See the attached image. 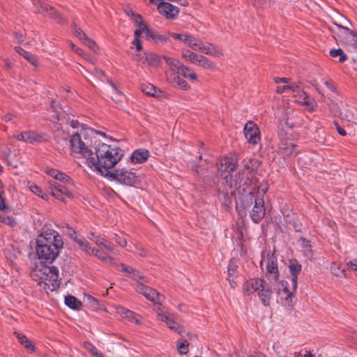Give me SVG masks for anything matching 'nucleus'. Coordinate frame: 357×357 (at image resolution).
<instances>
[{"mask_svg":"<svg viewBox=\"0 0 357 357\" xmlns=\"http://www.w3.org/2000/svg\"><path fill=\"white\" fill-rule=\"evenodd\" d=\"M167 37L166 36H164V35H161L158 33H157V34L154 36V40L155 42H160V43H165L167 41Z\"/></svg>","mask_w":357,"mask_h":357,"instance_id":"nucleus-60","label":"nucleus"},{"mask_svg":"<svg viewBox=\"0 0 357 357\" xmlns=\"http://www.w3.org/2000/svg\"><path fill=\"white\" fill-rule=\"evenodd\" d=\"M29 189L31 190V191L32 192L37 195L38 197H40L45 199L44 195L43 194V190H41V188H40L36 184H33V183L29 185Z\"/></svg>","mask_w":357,"mask_h":357,"instance_id":"nucleus-51","label":"nucleus"},{"mask_svg":"<svg viewBox=\"0 0 357 357\" xmlns=\"http://www.w3.org/2000/svg\"><path fill=\"white\" fill-rule=\"evenodd\" d=\"M340 116L342 118L347 119L348 121H351L353 119V114H351V112L347 110L345 111V112H341Z\"/></svg>","mask_w":357,"mask_h":357,"instance_id":"nucleus-61","label":"nucleus"},{"mask_svg":"<svg viewBox=\"0 0 357 357\" xmlns=\"http://www.w3.org/2000/svg\"><path fill=\"white\" fill-rule=\"evenodd\" d=\"M132 44L136 47L137 51L139 52L142 50V45L139 38H135Z\"/></svg>","mask_w":357,"mask_h":357,"instance_id":"nucleus-63","label":"nucleus"},{"mask_svg":"<svg viewBox=\"0 0 357 357\" xmlns=\"http://www.w3.org/2000/svg\"><path fill=\"white\" fill-rule=\"evenodd\" d=\"M33 4L36 8V12L47 15L51 18L58 20L59 23H63L65 22L59 13L54 10L52 7L43 2L41 0H33Z\"/></svg>","mask_w":357,"mask_h":357,"instance_id":"nucleus-9","label":"nucleus"},{"mask_svg":"<svg viewBox=\"0 0 357 357\" xmlns=\"http://www.w3.org/2000/svg\"><path fill=\"white\" fill-rule=\"evenodd\" d=\"M99 249L93 248L91 250V254L97 257L102 261L112 264L114 263V259L109 255L112 252H109L107 250L105 249L104 247H99Z\"/></svg>","mask_w":357,"mask_h":357,"instance_id":"nucleus-23","label":"nucleus"},{"mask_svg":"<svg viewBox=\"0 0 357 357\" xmlns=\"http://www.w3.org/2000/svg\"><path fill=\"white\" fill-rule=\"evenodd\" d=\"M74 241L79 245V248L89 254H91V250L89 242L83 237H75Z\"/></svg>","mask_w":357,"mask_h":357,"instance_id":"nucleus-35","label":"nucleus"},{"mask_svg":"<svg viewBox=\"0 0 357 357\" xmlns=\"http://www.w3.org/2000/svg\"><path fill=\"white\" fill-rule=\"evenodd\" d=\"M197 64L204 68L209 70H213L215 68V64L213 61L209 60L208 58L202 54H200V56H199V59Z\"/></svg>","mask_w":357,"mask_h":357,"instance_id":"nucleus-33","label":"nucleus"},{"mask_svg":"<svg viewBox=\"0 0 357 357\" xmlns=\"http://www.w3.org/2000/svg\"><path fill=\"white\" fill-rule=\"evenodd\" d=\"M324 84L331 91H334L335 90L334 82L331 79L326 80Z\"/></svg>","mask_w":357,"mask_h":357,"instance_id":"nucleus-64","label":"nucleus"},{"mask_svg":"<svg viewBox=\"0 0 357 357\" xmlns=\"http://www.w3.org/2000/svg\"><path fill=\"white\" fill-rule=\"evenodd\" d=\"M16 139L26 143H41L47 140V135L43 133H37L33 131H25L16 136Z\"/></svg>","mask_w":357,"mask_h":357,"instance_id":"nucleus-11","label":"nucleus"},{"mask_svg":"<svg viewBox=\"0 0 357 357\" xmlns=\"http://www.w3.org/2000/svg\"><path fill=\"white\" fill-rule=\"evenodd\" d=\"M289 272L292 276L291 283L293 284V288L297 287V280L298 276L301 272L302 266L296 260H291L289 264Z\"/></svg>","mask_w":357,"mask_h":357,"instance_id":"nucleus-22","label":"nucleus"},{"mask_svg":"<svg viewBox=\"0 0 357 357\" xmlns=\"http://www.w3.org/2000/svg\"><path fill=\"white\" fill-rule=\"evenodd\" d=\"M337 26L339 29H342V30L344 31L345 32L349 33L354 38H356L354 40L356 43V47L357 48V33L354 31L351 30L349 28L342 26L341 25H337Z\"/></svg>","mask_w":357,"mask_h":357,"instance_id":"nucleus-53","label":"nucleus"},{"mask_svg":"<svg viewBox=\"0 0 357 357\" xmlns=\"http://www.w3.org/2000/svg\"><path fill=\"white\" fill-rule=\"evenodd\" d=\"M331 271L333 274L336 276L342 277L345 276L344 269H340V266L336 263H333L331 266Z\"/></svg>","mask_w":357,"mask_h":357,"instance_id":"nucleus-46","label":"nucleus"},{"mask_svg":"<svg viewBox=\"0 0 357 357\" xmlns=\"http://www.w3.org/2000/svg\"><path fill=\"white\" fill-rule=\"evenodd\" d=\"M123 151L117 146L100 143L96 146V153L89 157L87 162L89 167L107 174L108 170L116 165L123 156Z\"/></svg>","mask_w":357,"mask_h":357,"instance_id":"nucleus-2","label":"nucleus"},{"mask_svg":"<svg viewBox=\"0 0 357 357\" xmlns=\"http://www.w3.org/2000/svg\"><path fill=\"white\" fill-rule=\"evenodd\" d=\"M137 317L138 315L131 310L127 312V315H126V318L128 319V320L135 322L137 324H140L141 322L137 318Z\"/></svg>","mask_w":357,"mask_h":357,"instance_id":"nucleus-49","label":"nucleus"},{"mask_svg":"<svg viewBox=\"0 0 357 357\" xmlns=\"http://www.w3.org/2000/svg\"><path fill=\"white\" fill-rule=\"evenodd\" d=\"M86 298H87V301L89 302V304L91 307H93L94 308L98 307V301L96 298H93V296H91L90 295H88Z\"/></svg>","mask_w":357,"mask_h":357,"instance_id":"nucleus-57","label":"nucleus"},{"mask_svg":"<svg viewBox=\"0 0 357 357\" xmlns=\"http://www.w3.org/2000/svg\"><path fill=\"white\" fill-rule=\"evenodd\" d=\"M116 310L119 314H120L123 317H125V318H126V315H127V312L130 311L129 310L124 308L122 306H119L116 308Z\"/></svg>","mask_w":357,"mask_h":357,"instance_id":"nucleus-62","label":"nucleus"},{"mask_svg":"<svg viewBox=\"0 0 357 357\" xmlns=\"http://www.w3.org/2000/svg\"><path fill=\"white\" fill-rule=\"evenodd\" d=\"M173 82L174 85L177 86L182 90H188L190 89V85L187 83V82L179 76H176L174 78Z\"/></svg>","mask_w":357,"mask_h":357,"instance_id":"nucleus-40","label":"nucleus"},{"mask_svg":"<svg viewBox=\"0 0 357 357\" xmlns=\"http://www.w3.org/2000/svg\"><path fill=\"white\" fill-rule=\"evenodd\" d=\"M84 347L86 349H87L89 351H90L93 354L97 356H102V354H99L98 350L96 347H94L92 344L90 342H84Z\"/></svg>","mask_w":357,"mask_h":357,"instance_id":"nucleus-50","label":"nucleus"},{"mask_svg":"<svg viewBox=\"0 0 357 357\" xmlns=\"http://www.w3.org/2000/svg\"><path fill=\"white\" fill-rule=\"evenodd\" d=\"M266 274L272 276L274 281L279 280V271L278 267V260L273 254L268 255L266 264Z\"/></svg>","mask_w":357,"mask_h":357,"instance_id":"nucleus-18","label":"nucleus"},{"mask_svg":"<svg viewBox=\"0 0 357 357\" xmlns=\"http://www.w3.org/2000/svg\"><path fill=\"white\" fill-rule=\"evenodd\" d=\"M280 287L278 288V294H281L282 292L285 294V299L287 300L289 298H291L296 291V287L293 288V284L291 283V287L289 286V284L287 281L282 280L280 283Z\"/></svg>","mask_w":357,"mask_h":357,"instance_id":"nucleus-26","label":"nucleus"},{"mask_svg":"<svg viewBox=\"0 0 357 357\" xmlns=\"http://www.w3.org/2000/svg\"><path fill=\"white\" fill-rule=\"evenodd\" d=\"M48 191L53 197H56L61 202H65V196L68 198L73 197V193L69 188L63 184L56 181H50L48 183Z\"/></svg>","mask_w":357,"mask_h":357,"instance_id":"nucleus-7","label":"nucleus"},{"mask_svg":"<svg viewBox=\"0 0 357 357\" xmlns=\"http://www.w3.org/2000/svg\"><path fill=\"white\" fill-rule=\"evenodd\" d=\"M70 143L71 151L86 158V162H88L89 157L93 155V153L88 149L85 143L82 140L80 135L77 132L73 134L70 137Z\"/></svg>","mask_w":357,"mask_h":357,"instance_id":"nucleus-6","label":"nucleus"},{"mask_svg":"<svg viewBox=\"0 0 357 357\" xmlns=\"http://www.w3.org/2000/svg\"><path fill=\"white\" fill-rule=\"evenodd\" d=\"M244 135L248 142L252 144H257L260 140L259 130L257 124L253 121H248L244 127Z\"/></svg>","mask_w":357,"mask_h":357,"instance_id":"nucleus-12","label":"nucleus"},{"mask_svg":"<svg viewBox=\"0 0 357 357\" xmlns=\"http://www.w3.org/2000/svg\"><path fill=\"white\" fill-rule=\"evenodd\" d=\"M300 241L301 242V247L303 249L305 256L307 257H312V253L310 241L305 238H301Z\"/></svg>","mask_w":357,"mask_h":357,"instance_id":"nucleus-37","label":"nucleus"},{"mask_svg":"<svg viewBox=\"0 0 357 357\" xmlns=\"http://www.w3.org/2000/svg\"><path fill=\"white\" fill-rule=\"evenodd\" d=\"M131 12V17L135 22V24L138 26L139 28L143 29V26H146V24L143 22V18L141 15L135 13L132 10Z\"/></svg>","mask_w":357,"mask_h":357,"instance_id":"nucleus-44","label":"nucleus"},{"mask_svg":"<svg viewBox=\"0 0 357 357\" xmlns=\"http://www.w3.org/2000/svg\"><path fill=\"white\" fill-rule=\"evenodd\" d=\"M160 57L153 53H145L144 59H143V63L147 64L150 66L158 67L160 65Z\"/></svg>","mask_w":357,"mask_h":357,"instance_id":"nucleus-25","label":"nucleus"},{"mask_svg":"<svg viewBox=\"0 0 357 357\" xmlns=\"http://www.w3.org/2000/svg\"><path fill=\"white\" fill-rule=\"evenodd\" d=\"M238 268L236 260L235 259H230L227 266V277L238 278Z\"/></svg>","mask_w":357,"mask_h":357,"instance_id":"nucleus-34","label":"nucleus"},{"mask_svg":"<svg viewBox=\"0 0 357 357\" xmlns=\"http://www.w3.org/2000/svg\"><path fill=\"white\" fill-rule=\"evenodd\" d=\"M110 176L118 182L127 185H135L139 181L135 173L121 169L110 172Z\"/></svg>","mask_w":357,"mask_h":357,"instance_id":"nucleus-8","label":"nucleus"},{"mask_svg":"<svg viewBox=\"0 0 357 357\" xmlns=\"http://www.w3.org/2000/svg\"><path fill=\"white\" fill-rule=\"evenodd\" d=\"M296 98L295 101L301 105L305 106L306 109L313 111L316 106L315 101L313 98L308 96L306 93L301 89L297 94L294 96Z\"/></svg>","mask_w":357,"mask_h":357,"instance_id":"nucleus-17","label":"nucleus"},{"mask_svg":"<svg viewBox=\"0 0 357 357\" xmlns=\"http://www.w3.org/2000/svg\"><path fill=\"white\" fill-rule=\"evenodd\" d=\"M198 52L214 57H220L222 56V50L213 45L212 43L202 41L200 47H198Z\"/></svg>","mask_w":357,"mask_h":357,"instance_id":"nucleus-19","label":"nucleus"},{"mask_svg":"<svg viewBox=\"0 0 357 357\" xmlns=\"http://www.w3.org/2000/svg\"><path fill=\"white\" fill-rule=\"evenodd\" d=\"M149 156V153L145 149H137L135 151L131 156L130 160L132 163H142L145 162Z\"/></svg>","mask_w":357,"mask_h":357,"instance_id":"nucleus-24","label":"nucleus"},{"mask_svg":"<svg viewBox=\"0 0 357 357\" xmlns=\"http://www.w3.org/2000/svg\"><path fill=\"white\" fill-rule=\"evenodd\" d=\"M162 58L165 59L166 63L170 66L171 68H176L178 70V67H180V66L181 65L180 61L176 59L166 56H162Z\"/></svg>","mask_w":357,"mask_h":357,"instance_id":"nucleus-43","label":"nucleus"},{"mask_svg":"<svg viewBox=\"0 0 357 357\" xmlns=\"http://www.w3.org/2000/svg\"><path fill=\"white\" fill-rule=\"evenodd\" d=\"M200 54H197L189 50H184L182 51V57L187 61H189L192 63L197 64L199 56Z\"/></svg>","mask_w":357,"mask_h":357,"instance_id":"nucleus-31","label":"nucleus"},{"mask_svg":"<svg viewBox=\"0 0 357 357\" xmlns=\"http://www.w3.org/2000/svg\"><path fill=\"white\" fill-rule=\"evenodd\" d=\"M174 317V314H169L168 316L162 315L161 321L165 322L167 326L173 331L177 333L179 335H181L184 331L183 328L173 319Z\"/></svg>","mask_w":357,"mask_h":357,"instance_id":"nucleus-21","label":"nucleus"},{"mask_svg":"<svg viewBox=\"0 0 357 357\" xmlns=\"http://www.w3.org/2000/svg\"><path fill=\"white\" fill-rule=\"evenodd\" d=\"M330 56L332 57L339 56V61L340 63L344 62L347 59V54L341 49H333L329 52Z\"/></svg>","mask_w":357,"mask_h":357,"instance_id":"nucleus-38","label":"nucleus"},{"mask_svg":"<svg viewBox=\"0 0 357 357\" xmlns=\"http://www.w3.org/2000/svg\"><path fill=\"white\" fill-rule=\"evenodd\" d=\"M87 237L89 239L93 241L98 247H104V248L107 250L109 252H114V246L105 238L97 236L94 232H90Z\"/></svg>","mask_w":357,"mask_h":357,"instance_id":"nucleus-20","label":"nucleus"},{"mask_svg":"<svg viewBox=\"0 0 357 357\" xmlns=\"http://www.w3.org/2000/svg\"><path fill=\"white\" fill-rule=\"evenodd\" d=\"M65 303L73 310H79L82 307V303L75 296L70 295L65 297Z\"/></svg>","mask_w":357,"mask_h":357,"instance_id":"nucleus-30","label":"nucleus"},{"mask_svg":"<svg viewBox=\"0 0 357 357\" xmlns=\"http://www.w3.org/2000/svg\"><path fill=\"white\" fill-rule=\"evenodd\" d=\"M14 50L32 65L37 66L38 59L36 56L29 53L28 52L22 49L21 47H15Z\"/></svg>","mask_w":357,"mask_h":357,"instance_id":"nucleus-29","label":"nucleus"},{"mask_svg":"<svg viewBox=\"0 0 357 357\" xmlns=\"http://www.w3.org/2000/svg\"><path fill=\"white\" fill-rule=\"evenodd\" d=\"M234 182V187L236 189L245 192L248 188V187L252 184V180L250 178L248 173H245L244 171H243L238 172L235 175Z\"/></svg>","mask_w":357,"mask_h":357,"instance_id":"nucleus-14","label":"nucleus"},{"mask_svg":"<svg viewBox=\"0 0 357 357\" xmlns=\"http://www.w3.org/2000/svg\"><path fill=\"white\" fill-rule=\"evenodd\" d=\"M121 270L123 271H125V272L128 273L129 275H131L132 278L137 279V278H142L140 276L139 272L134 270L132 267L128 266L125 265L124 264H121Z\"/></svg>","mask_w":357,"mask_h":357,"instance_id":"nucleus-42","label":"nucleus"},{"mask_svg":"<svg viewBox=\"0 0 357 357\" xmlns=\"http://www.w3.org/2000/svg\"><path fill=\"white\" fill-rule=\"evenodd\" d=\"M202 41L190 35L185 38V44L195 51H198V47H200Z\"/></svg>","mask_w":357,"mask_h":357,"instance_id":"nucleus-32","label":"nucleus"},{"mask_svg":"<svg viewBox=\"0 0 357 357\" xmlns=\"http://www.w3.org/2000/svg\"><path fill=\"white\" fill-rule=\"evenodd\" d=\"M31 275L40 284L44 283V288H47L51 291L59 288L60 285L59 271L55 266L36 264V268L31 271Z\"/></svg>","mask_w":357,"mask_h":357,"instance_id":"nucleus-3","label":"nucleus"},{"mask_svg":"<svg viewBox=\"0 0 357 357\" xmlns=\"http://www.w3.org/2000/svg\"><path fill=\"white\" fill-rule=\"evenodd\" d=\"M236 168L235 163L232 161V159L229 158H225L221 159L217 164L218 172L221 176L227 177V175L225 174L227 173L229 174L234 171Z\"/></svg>","mask_w":357,"mask_h":357,"instance_id":"nucleus-16","label":"nucleus"},{"mask_svg":"<svg viewBox=\"0 0 357 357\" xmlns=\"http://www.w3.org/2000/svg\"><path fill=\"white\" fill-rule=\"evenodd\" d=\"M243 293L246 295L257 293V296L264 306H269L273 291L268 282L262 278H251L243 284Z\"/></svg>","mask_w":357,"mask_h":357,"instance_id":"nucleus-5","label":"nucleus"},{"mask_svg":"<svg viewBox=\"0 0 357 357\" xmlns=\"http://www.w3.org/2000/svg\"><path fill=\"white\" fill-rule=\"evenodd\" d=\"M158 12L168 20L174 19L179 13V9L168 2H160L158 6Z\"/></svg>","mask_w":357,"mask_h":357,"instance_id":"nucleus-13","label":"nucleus"},{"mask_svg":"<svg viewBox=\"0 0 357 357\" xmlns=\"http://www.w3.org/2000/svg\"><path fill=\"white\" fill-rule=\"evenodd\" d=\"M188 347L189 344L185 340H178L176 344L177 350L181 355L186 354L188 352Z\"/></svg>","mask_w":357,"mask_h":357,"instance_id":"nucleus-41","label":"nucleus"},{"mask_svg":"<svg viewBox=\"0 0 357 357\" xmlns=\"http://www.w3.org/2000/svg\"><path fill=\"white\" fill-rule=\"evenodd\" d=\"M169 35L176 40H179L185 43V38L188 37L189 35H183L176 33H169Z\"/></svg>","mask_w":357,"mask_h":357,"instance_id":"nucleus-59","label":"nucleus"},{"mask_svg":"<svg viewBox=\"0 0 357 357\" xmlns=\"http://www.w3.org/2000/svg\"><path fill=\"white\" fill-rule=\"evenodd\" d=\"M135 289L151 301L162 302L164 301L165 297L162 295L142 282H137Z\"/></svg>","mask_w":357,"mask_h":357,"instance_id":"nucleus-10","label":"nucleus"},{"mask_svg":"<svg viewBox=\"0 0 357 357\" xmlns=\"http://www.w3.org/2000/svg\"><path fill=\"white\" fill-rule=\"evenodd\" d=\"M55 180L58 182L61 181L71 185L73 184L72 179L68 175L59 171H58L57 176Z\"/></svg>","mask_w":357,"mask_h":357,"instance_id":"nucleus-45","label":"nucleus"},{"mask_svg":"<svg viewBox=\"0 0 357 357\" xmlns=\"http://www.w3.org/2000/svg\"><path fill=\"white\" fill-rule=\"evenodd\" d=\"M114 241L121 247H125L127 245V241L123 235L115 234Z\"/></svg>","mask_w":357,"mask_h":357,"instance_id":"nucleus-55","label":"nucleus"},{"mask_svg":"<svg viewBox=\"0 0 357 357\" xmlns=\"http://www.w3.org/2000/svg\"><path fill=\"white\" fill-rule=\"evenodd\" d=\"M155 304V310L157 312V318L158 320L161 321L162 315L168 316L169 314V312L167 311L165 307L161 304L162 302L153 301Z\"/></svg>","mask_w":357,"mask_h":357,"instance_id":"nucleus-39","label":"nucleus"},{"mask_svg":"<svg viewBox=\"0 0 357 357\" xmlns=\"http://www.w3.org/2000/svg\"><path fill=\"white\" fill-rule=\"evenodd\" d=\"M134 248H135V250H132L131 249H129L128 250L131 251V252H136L142 257H145L147 256L146 252L140 245H134Z\"/></svg>","mask_w":357,"mask_h":357,"instance_id":"nucleus-54","label":"nucleus"},{"mask_svg":"<svg viewBox=\"0 0 357 357\" xmlns=\"http://www.w3.org/2000/svg\"><path fill=\"white\" fill-rule=\"evenodd\" d=\"M142 30L146 32V37L148 40L152 39L154 40V36L157 34V33H154L146 25L143 26Z\"/></svg>","mask_w":357,"mask_h":357,"instance_id":"nucleus-56","label":"nucleus"},{"mask_svg":"<svg viewBox=\"0 0 357 357\" xmlns=\"http://www.w3.org/2000/svg\"><path fill=\"white\" fill-rule=\"evenodd\" d=\"M85 44L88 46V47L93 51L96 50V48L97 47L96 43L91 39H90L87 36V40H84Z\"/></svg>","mask_w":357,"mask_h":357,"instance_id":"nucleus-58","label":"nucleus"},{"mask_svg":"<svg viewBox=\"0 0 357 357\" xmlns=\"http://www.w3.org/2000/svg\"><path fill=\"white\" fill-rule=\"evenodd\" d=\"M296 145L289 139H281L279 143V153L283 158H288L296 151Z\"/></svg>","mask_w":357,"mask_h":357,"instance_id":"nucleus-15","label":"nucleus"},{"mask_svg":"<svg viewBox=\"0 0 357 357\" xmlns=\"http://www.w3.org/2000/svg\"><path fill=\"white\" fill-rule=\"evenodd\" d=\"M73 26L74 28V33L75 35L80 40H87V36L85 34L84 32L80 29L77 27V25L75 23H73Z\"/></svg>","mask_w":357,"mask_h":357,"instance_id":"nucleus-47","label":"nucleus"},{"mask_svg":"<svg viewBox=\"0 0 357 357\" xmlns=\"http://www.w3.org/2000/svg\"><path fill=\"white\" fill-rule=\"evenodd\" d=\"M141 91L149 96H156V88L151 84L146 83L141 85Z\"/></svg>","mask_w":357,"mask_h":357,"instance_id":"nucleus-36","label":"nucleus"},{"mask_svg":"<svg viewBox=\"0 0 357 357\" xmlns=\"http://www.w3.org/2000/svg\"><path fill=\"white\" fill-rule=\"evenodd\" d=\"M62 236L55 230L46 229L36 239V254L43 263L52 264L63 248Z\"/></svg>","mask_w":357,"mask_h":357,"instance_id":"nucleus-1","label":"nucleus"},{"mask_svg":"<svg viewBox=\"0 0 357 357\" xmlns=\"http://www.w3.org/2000/svg\"><path fill=\"white\" fill-rule=\"evenodd\" d=\"M14 335L17 338L19 342L24 345V347L26 349L30 350L31 352H33L35 351V347L24 335L18 332H14Z\"/></svg>","mask_w":357,"mask_h":357,"instance_id":"nucleus-28","label":"nucleus"},{"mask_svg":"<svg viewBox=\"0 0 357 357\" xmlns=\"http://www.w3.org/2000/svg\"><path fill=\"white\" fill-rule=\"evenodd\" d=\"M1 222L10 227H14L16 225L15 219L11 216L5 215L4 218H2Z\"/></svg>","mask_w":357,"mask_h":357,"instance_id":"nucleus-52","label":"nucleus"},{"mask_svg":"<svg viewBox=\"0 0 357 357\" xmlns=\"http://www.w3.org/2000/svg\"><path fill=\"white\" fill-rule=\"evenodd\" d=\"M177 73L191 81H196L197 79V74L192 69L183 65L182 63L180 67H178Z\"/></svg>","mask_w":357,"mask_h":357,"instance_id":"nucleus-27","label":"nucleus"},{"mask_svg":"<svg viewBox=\"0 0 357 357\" xmlns=\"http://www.w3.org/2000/svg\"><path fill=\"white\" fill-rule=\"evenodd\" d=\"M288 90L291 91L294 94H297L302 89L301 83H293L289 85H285Z\"/></svg>","mask_w":357,"mask_h":357,"instance_id":"nucleus-48","label":"nucleus"},{"mask_svg":"<svg viewBox=\"0 0 357 357\" xmlns=\"http://www.w3.org/2000/svg\"><path fill=\"white\" fill-rule=\"evenodd\" d=\"M261 192L259 188H254L242 200V204L245 208H250L252 206L250 217L255 222H259L265 215L264 195L267 188H263Z\"/></svg>","mask_w":357,"mask_h":357,"instance_id":"nucleus-4","label":"nucleus"}]
</instances>
